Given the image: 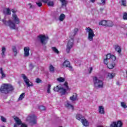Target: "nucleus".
I'll list each match as a JSON object with an SVG mask.
<instances>
[{
  "label": "nucleus",
  "mask_w": 127,
  "mask_h": 127,
  "mask_svg": "<svg viewBox=\"0 0 127 127\" xmlns=\"http://www.w3.org/2000/svg\"><path fill=\"white\" fill-rule=\"evenodd\" d=\"M12 16V19L14 23L12 22L11 20H9L7 21L4 19H3L2 21L6 26H9L10 29H18V28L16 27L15 24H19V23H20L19 18L17 17V15H16L15 13H13Z\"/></svg>",
  "instance_id": "nucleus-1"
},
{
  "label": "nucleus",
  "mask_w": 127,
  "mask_h": 127,
  "mask_svg": "<svg viewBox=\"0 0 127 127\" xmlns=\"http://www.w3.org/2000/svg\"><path fill=\"white\" fill-rule=\"evenodd\" d=\"M79 31V29L75 28L74 29V31L70 33L69 38H70L68 41L66 45V51L67 53H70L71 49L74 46V36L77 34V33Z\"/></svg>",
  "instance_id": "nucleus-2"
},
{
  "label": "nucleus",
  "mask_w": 127,
  "mask_h": 127,
  "mask_svg": "<svg viewBox=\"0 0 127 127\" xmlns=\"http://www.w3.org/2000/svg\"><path fill=\"white\" fill-rule=\"evenodd\" d=\"M14 90L13 86L11 84L4 83L1 85L0 88V92L2 94H5V95H7L10 92H12Z\"/></svg>",
  "instance_id": "nucleus-3"
},
{
  "label": "nucleus",
  "mask_w": 127,
  "mask_h": 127,
  "mask_svg": "<svg viewBox=\"0 0 127 127\" xmlns=\"http://www.w3.org/2000/svg\"><path fill=\"white\" fill-rule=\"evenodd\" d=\"M75 118L76 120H78V121H80L81 124H82L84 127H89V121L86 119L85 117L80 114H78L76 115Z\"/></svg>",
  "instance_id": "nucleus-4"
},
{
  "label": "nucleus",
  "mask_w": 127,
  "mask_h": 127,
  "mask_svg": "<svg viewBox=\"0 0 127 127\" xmlns=\"http://www.w3.org/2000/svg\"><path fill=\"white\" fill-rule=\"evenodd\" d=\"M93 80L94 86L96 88H103V87H104L103 81L99 80L96 76H93Z\"/></svg>",
  "instance_id": "nucleus-5"
},
{
  "label": "nucleus",
  "mask_w": 127,
  "mask_h": 127,
  "mask_svg": "<svg viewBox=\"0 0 127 127\" xmlns=\"http://www.w3.org/2000/svg\"><path fill=\"white\" fill-rule=\"evenodd\" d=\"M85 29L88 33V40L89 41H93L94 40V37L95 36V33H94V30L90 27L86 28Z\"/></svg>",
  "instance_id": "nucleus-6"
},
{
  "label": "nucleus",
  "mask_w": 127,
  "mask_h": 127,
  "mask_svg": "<svg viewBox=\"0 0 127 127\" xmlns=\"http://www.w3.org/2000/svg\"><path fill=\"white\" fill-rule=\"evenodd\" d=\"M21 76L23 78L24 81L27 85V87H32L33 86V84L29 81V79L27 77L25 74H22Z\"/></svg>",
  "instance_id": "nucleus-7"
},
{
  "label": "nucleus",
  "mask_w": 127,
  "mask_h": 127,
  "mask_svg": "<svg viewBox=\"0 0 127 127\" xmlns=\"http://www.w3.org/2000/svg\"><path fill=\"white\" fill-rule=\"evenodd\" d=\"M37 117L36 116L33 115L31 116H29L27 118V121H30V122L33 124V125H36L37 124Z\"/></svg>",
  "instance_id": "nucleus-8"
},
{
  "label": "nucleus",
  "mask_w": 127,
  "mask_h": 127,
  "mask_svg": "<svg viewBox=\"0 0 127 127\" xmlns=\"http://www.w3.org/2000/svg\"><path fill=\"white\" fill-rule=\"evenodd\" d=\"M38 38L40 40V42L42 45H46L47 42H46L45 40L49 39L48 37H46L45 35H40L38 36Z\"/></svg>",
  "instance_id": "nucleus-9"
},
{
  "label": "nucleus",
  "mask_w": 127,
  "mask_h": 127,
  "mask_svg": "<svg viewBox=\"0 0 127 127\" xmlns=\"http://www.w3.org/2000/svg\"><path fill=\"white\" fill-rule=\"evenodd\" d=\"M110 127H123V122L121 121H118L117 123L113 122L111 124Z\"/></svg>",
  "instance_id": "nucleus-10"
},
{
  "label": "nucleus",
  "mask_w": 127,
  "mask_h": 127,
  "mask_svg": "<svg viewBox=\"0 0 127 127\" xmlns=\"http://www.w3.org/2000/svg\"><path fill=\"white\" fill-rule=\"evenodd\" d=\"M30 51V49L29 47H26L24 48V57H28L29 56V51Z\"/></svg>",
  "instance_id": "nucleus-11"
},
{
  "label": "nucleus",
  "mask_w": 127,
  "mask_h": 127,
  "mask_svg": "<svg viewBox=\"0 0 127 127\" xmlns=\"http://www.w3.org/2000/svg\"><path fill=\"white\" fill-rule=\"evenodd\" d=\"M63 66L64 67H66L67 68H69V69H72V67L71 66V64H70V62L68 60H65L64 63L63 64Z\"/></svg>",
  "instance_id": "nucleus-12"
},
{
  "label": "nucleus",
  "mask_w": 127,
  "mask_h": 127,
  "mask_svg": "<svg viewBox=\"0 0 127 127\" xmlns=\"http://www.w3.org/2000/svg\"><path fill=\"white\" fill-rule=\"evenodd\" d=\"M13 118L15 122H16V124L18 126H20V125H22V122H21V120H20V119H19V118H18V117H16L15 116H13Z\"/></svg>",
  "instance_id": "nucleus-13"
},
{
  "label": "nucleus",
  "mask_w": 127,
  "mask_h": 127,
  "mask_svg": "<svg viewBox=\"0 0 127 127\" xmlns=\"http://www.w3.org/2000/svg\"><path fill=\"white\" fill-rule=\"evenodd\" d=\"M114 48L119 54H121L122 52V48L119 45V44H116L114 46Z\"/></svg>",
  "instance_id": "nucleus-14"
},
{
  "label": "nucleus",
  "mask_w": 127,
  "mask_h": 127,
  "mask_svg": "<svg viewBox=\"0 0 127 127\" xmlns=\"http://www.w3.org/2000/svg\"><path fill=\"white\" fill-rule=\"evenodd\" d=\"M78 99V95L77 93H73L72 95V96L70 97L69 100L70 101H72V102H74V101H76Z\"/></svg>",
  "instance_id": "nucleus-15"
},
{
  "label": "nucleus",
  "mask_w": 127,
  "mask_h": 127,
  "mask_svg": "<svg viewBox=\"0 0 127 127\" xmlns=\"http://www.w3.org/2000/svg\"><path fill=\"white\" fill-rule=\"evenodd\" d=\"M114 22L111 20H106V27H113Z\"/></svg>",
  "instance_id": "nucleus-16"
},
{
  "label": "nucleus",
  "mask_w": 127,
  "mask_h": 127,
  "mask_svg": "<svg viewBox=\"0 0 127 127\" xmlns=\"http://www.w3.org/2000/svg\"><path fill=\"white\" fill-rule=\"evenodd\" d=\"M98 112L99 114L101 115H105V108L102 106H100L99 107Z\"/></svg>",
  "instance_id": "nucleus-17"
},
{
  "label": "nucleus",
  "mask_w": 127,
  "mask_h": 127,
  "mask_svg": "<svg viewBox=\"0 0 127 127\" xmlns=\"http://www.w3.org/2000/svg\"><path fill=\"white\" fill-rule=\"evenodd\" d=\"M67 89H65L64 87H61V89L60 90V93L63 96V95H65L66 92H67Z\"/></svg>",
  "instance_id": "nucleus-18"
},
{
  "label": "nucleus",
  "mask_w": 127,
  "mask_h": 127,
  "mask_svg": "<svg viewBox=\"0 0 127 127\" xmlns=\"http://www.w3.org/2000/svg\"><path fill=\"white\" fill-rule=\"evenodd\" d=\"M3 13L4 14H6L7 15H10L11 12H10V9L9 8H6L3 10Z\"/></svg>",
  "instance_id": "nucleus-19"
},
{
  "label": "nucleus",
  "mask_w": 127,
  "mask_h": 127,
  "mask_svg": "<svg viewBox=\"0 0 127 127\" xmlns=\"http://www.w3.org/2000/svg\"><path fill=\"white\" fill-rule=\"evenodd\" d=\"M66 104H65L66 108L68 109H72V110H74V106L70 104V102L68 101L66 102Z\"/></svg>",
  "instance_id": "nucleus-20"
},
{
  "label": "nucleus",
  "mask_w": 127,
  "mask_h": 127,
  "mask_svg": "<svg viewBox=\"0 0 127 127\" xmlns=\"http://www.w3.org/2000/svg\"><path fill=\"white\" fill-rule=\"evenodd\" d=\"M0 73L1 75V79H3V78H5V74L3 72V70L2 69V67L0 68Z\"/></svg>",
  "instance_id": "nucleus-21"
},
{
  "label": "nucleus",
  "mask_w": 127,
  "mask_h": 127,
  "mask_svg": "<svg viewBox=\"0 0 127 127\" xmlns=\"http://www.w3.org/2000/svg\"><path fill=\"white\" fill-rule=\"evenodd\" d=\"M12 50L14 53V56L16 57L17 55V50H16V47H15V46H13L12 47Z\"/></svg>",
  "instance_id": "nucleus-22"
},
{
  "label": "nucleus",
  "mask_w": 127,
  "mask_h": 127,
  "mask_svg": "<svg viewBox=\"0 0 127 127\" xmlns=\"http://www.w3.org/2000/svg\"><path fill=\"white\" fill-rule=\"evenodd\" d=\"M99 25H102V26H105L106 27H107V20H104L101 21L99 22Z\"/></svg>",
  "instance_id": "nucleus-23"
},
{
  "label": "nucleus",
  "mask_w": 127,
  "mask_h": 127,
  "mask_svg": "<svg viewBox=\"0 0 127 127\" xmlns=\"http://www.w3.org/2000/svg\"><path fill=\"white\" fill-rule=\"evenodd\" d=\"M107 67L108 69H113L115 67V63L109 64H107Z\"/></svg>",
  "instance_id": "nucleus-24"
},
{
  "label": "nucleus",
  "mask_w": 127,
  "mask_h": 127,
  "mask_svg": "<svg viewBox=\"0 0 127 127\" xmlns=\"http://www.w3.org/2000/svg\"><path fill=\"white\" fill-rule=\"evenodd\" d=\"M6 49H5V47H2V49H1V55L2 56V57H4L5 56V55H4V52H5Z\"/></svg>",
  "instance_id": "nucleus-25"
},
{
  "label": "nucleus",
  "mask_w": 127,
  "mask_h": 127,
  "mask_svg": "<svg viewBox=\"0 0 127 127\" xmlns=\"http://www.w3.org/2000/svg\"><path fill=\"white\" fill-rule=\"evenodd\" d=\"M64 19H65V14L62 13L60 15L59 17V20H60V21H63Z\"/></svg>",
  "instance_id": "nucleus-26"
},
{
  "label": "nucleus",
  "mask_w": 127,
  "mask_h": 127,
  "mask_svg": "<svg viewBox=\"0 0 127 127\" xmlns=\"http://www.w3.org/2000/svg\"><path fill=\"white\" fill-rule=\"evenodd\" d=\"M63 6H66L67 5V1L66 0H60Z\"/></svg>",
  "instance_id": "nucleus-27"
},
{
  "label": "nucleus",
  "mask_w": 127,
  "mask_h": 127,
  "mask_svg": "<svg viewBox=\"0 0 127 127\" xmlns=\"http://www.w3.org/2000/svg\"><path fill=\"white\" fill-rule=\"evenodd\" d=\"M49 70L50 72H54L55 71V67H54V66H53V65L52 64H50L49 66Z\"/></svg>",
  "instance_id": "nucleus-28"
},
{
  "label": "nucleus",
  "mask_w": 127,
  "mask_h": 127,
  "mask_svg": "<svg viewBox=\"0 0 127 127\" xmlns=\"http://www.w3.org/2000/svg\"><path fill=\"white\" fill-rule=\"evenodd\" d=\"M52 49L53 51H54V52H55V53H56L57 54H59V51H58V49H57V48H56V47H53L52 48Z\"/></svg>",
  "instance_id": "nucleus-29"
},
{
  "label": "nucleus",
  "mask_w": 127,
  "mask_h": 127,
  "mask_svg": "<svg viewBox=\"0 0 127 127\" xmlns=\"http://www.w3.org/2000/svg\"><path fill=\"white\" fill-rule=\"evenodd\" d=\"M116 76V74L115 73H108V77L109 78V79H113L114 77Z\"/></svg>",
  "instance_id": "nucleus-30"
},
{
  "label": "nucleus",
  "mask_w": 127,
  "mask_h": 127,
  "mask_svg": "<svg viewBox=\"0 0 127 127\" xmlns=\"http://www.w3.org/2000/svg\"><path fill=\"white\" fill-rule=\"evenodd\" d=\"M24 96H25V93H22L19 96L18 100L21 101V100L24 98Z\"/></svg>",
  "instance_id": "nucleus-31"
},
{
  "label": "nucleus",
  "mask_w": 127,
  "mask_h": 127,
  "mask_svg": "<svg viewBox=\"0 0 127 127\" xmlns=\"http://www.w3.org/2000/svg\"><path fill=\"white\" fill-rule=\"evenodd\" d=\"M57 81H58L59 82H63L65 81V78L62 77H60L57 79Z\"/></svg>",
  "instance_id": "nucleus-32"
},
{
  "label": "nucleus",
  "mask_w": 127,
  "mask_h": 127,
  "mask_svg": "<svg viewBox=\"0 0 127 127\" xmlns=\"http://www.w3.org/2000/svg\"><path fill=\"white\" fill-rule=\"evenodd\" d=\"M61 87H59V86H57L54 88V91L55 92H60Z\"/></svg>",
  "instance_id": "nucleus-33"
},
{
  "label": "nucleus",
  "mask_w": 127,
  "mask_h": 127,
  "mask_svg": "<svg viewBox=\"0 0 127 127\" xmlns=\"http://www.w3.org/2000/svg\"><path fill=\"white\" fill-rule=\"evenodd\" d=\"M47 4L49 6H54V2H53V1H50L48 2Z\"/></svg>",
  "instance_id": "nucleus-34"
},
{
  "label": "nucleus",
  "mask_w": 127,
  "mask_h": 127,
  "mask_svg": "<svg viewBox=\"0 0 127 127\" xmlns=\"http://www.w3.org/2000/svg\"><path fill=\"white\" fill-rule=\"evenodd\" d=\"M121 107H122V108H124V109H127V104H126V103L122 102L121 103Z\"/></svg>",
  "instance_id": "nucleus-35"
},
{
  "label": "nucleus",
  "mask_w": 127,
  "mask_h": 127,
  "mask_svg": "<svg viewBox=\"0 0 127 127\" xmlns=\"http://www.w3.org/2000/svg\"><path fill=\"white\" fill-rule=\"evenodd\" d=\"M39 109L41 111H45L46 110V108H45V106L42 105L39 106Z\"/></svg>",
  "instance_id": "nucleus-36"
},
{
  "label": "nucleus",
  "mask_w": 127,
  "mask_h": 127,
  "mask_svg": "<svg viewBox=\"0 0 127 127\" xmlns=\"http://www.w3.org/2000/svg\"><path fill=\"white\" fill-rule=\"evenodd\" d=\"M116 59H117V58H116V56H115V55H111L110 61H112V62H113V61H116Z\"/></svg>",
  "instance_id": "nucleus-37"
},
{
  "label": "nucleus",
  "mask_w": 127,
  "mask_h": 127,
  "mask_svg": "<svg viewBox=\"0 0 127 127\" xmlns=\"http://www.w3.org/2000/svg\"><path fill=\"white\" fill-rule=\"evenodd\" d=\"M123 18L124 20H127V12H125L124 13Z\"/></svg>",
  "instance_id": "nucleus-38"
},
{
  "label": "nucleus",
  "mask_w": 127,
  "mask_h": 127,
  "mask_svg": "<svg viewBox=\"0 0 127 127\" xmlns=\"http://www.w3.org/2000/svg\"><path fill=\"white\" fill-rule=\"evenodd\" d=\"M112 57V55L111 54H108L106 55V59L109 60V61H111V58Z\"/></svg>",
  "instance_id": "nucleus-39"
},
{
  "label": "nucleus",
  "mask_w": 127,
  "mask_h": 127,
  "mask_svg": "<svg viewBox=\"0 0 127 127\" xmlns=\"http://www.w3.org/2000/svg\"><path fill=\"white\" fill-rule=\"evenodd\" d=\"M122 5H123L124 6H127V0H122Z\"/></svg>",
  "instance_id": "nucleus-40"
},
{
  "label": "nucleus",
  "mask_w": 127,
  "mask_h": 127,
  "mask_svg": "<svg viewBox=\"0 0 127 127\" xmlns=\"http://www.w3.org/2000/svg\"><path fill=\"white\" fill-rule=\"evenodd\" d=\"M0 119L1 122H3V123H6V119H5L3 116H0Z\"/></svg>",
  "instance_id": "nucleus-41"
},
{
  "label": "nucleus",
  "mask_w": 127,
  "mask_h": 127,
  "mask_svg": "<svg viewBox=\"0 0 127 127\" xmlns=\"http://www.w3.org/2000/svg\"><path fill=\"white\" fill-rule=\"evenodd\" d=\"M109 62H110V60H108V59H105L104 60V63L106 65H108V63H109Z\"/></svg>",
  "instance_id": "nucleus-42"
},
{
  "label": "nucleus",
  "mask_w": 127,
  "mask_h": 127,
  "mask_svg": "<svg viewBox=\"0 0 127 127\" xmlns=\"http://www.w3.org/2000/svg\"><path fill=\"white\" fill-rule=\"evenodd\" d=\"M36 3L39 7H41V6H42V3L41 2H36Z\"/></svg>",
  "instance_id": "nucleus-43"
},
{
  "label": "nucleus",
  "mask_w": 127,
  "mask_h": 127,
  "mask_svg": "<svg viewBox=\"0 0 127 127\" xmlns=\"http://www.w3.org/2000/svg\"><path fill=\"white\" fill-rule=\"evenodd\" d=\"M42 82V80L40 79L39 78H38L36 79V82L37 83V84H39V83H41Z\"/></svg>",
  "instance_id": "nucleus-44"
},
{
  "label": "nucleus",
  "mask_w": 127,
  "mask_h": 127,
  "mask_svg": "<svg viewBox=\"0 0 127 127\" xmlns=\"http://www.w3.org/2000/svg\"><path fill=\"white\" fill-rule=\"evenodd\" d=\"M64 85V86H65L66 90H69V86H68V82H65Z\"/></svg>",
  "instance_id": "nucleus-45"
},
{
  "label": "nucleus",
  "mask_w": 127,
  "mask_h": 127,
  "mask_svg": "<svg viewBox=\"0 0 127 127\" xmlns=\"http://www.w3.org/2000/svg\"><path fill=\"white\" fill-rule=\"evenodd\" d=\"M28 5H30L29 8H34L35 7L34 5H32V4H31V3H29L28 4Z\"/></svg>",
  "instance_id": "nucleus-46"
},
{
  "label": "nucleus",
  "mask_w": 127,
  "mask_h": 127,
  "mask_svg": "<svg viewBox=\"0 0 127 127\" xmlns=\"http://www.w3.org/2000/svg\"><path fill=\"white\" fill-rule=\"evenodd\" d=\"M29 68H30V69H33V68H34V66L33 65V64H32V63H31L29 65Z\"/></svg>",
  "instance_id": "nucleus-47"
},
{
  "label": "nucleus",
  "mask_w": 127,
  "mask_h": 127,
  "mask_svg": "<svg viewBox=\"0 0 127 127\" xmlns=\"http://www.w3.org/2000/svg\"><path fill=\"white\" fill-rule=\"evenodd\" d=\"M41 1L44 3H48V0H41Z\"/></svg>",
  "instance_id": "nucleus-48"
},
{
  "label": "nucleus",
  "mask_w": 127,
  "mask_h": 127,
  "mask_svg": "<svg viewBox=\"0 0 127 127\" xmlns=\"http://www.w3.org/2000/svg\"><path fill=\"white\" fill-rule=\"evenodd\" d=\"M102 3L106 4V0H101Z\"/></svg>",
  "instance_id": "nucleus-49"
},
{
  "label": "nucleus",
  "mask_w": 127,
  "mask_h": 127,
  "mask_svg": "<svg viewBox=\"0 0 127 127\" xmlns=\"http://www.w3.org/2000/svg\"><path fill=\"white\" fill-rule=\"evenodd\" d=\"M92 71H93V67H90L89 74H91V73H92Z\"/></svg>",
  "instance_id": "nucleus-50"
},
{
  "label": "nucleus",
  "mask_w": 127,
  "mask_h": 127,
  "mask_svg": "<svg viewBox=\"0 0 127 127\" xmlns=\"http://www.w3.org/2000/svg\"><path fill=\"white\" fill-rule=\"evenodd\" d=\"M47 93H48V94H51V91H50V89L48 88Z\"/></svg>",
  "instance_id": "nucleus-51"
},
{
  "label": "nucleus",
  "mask_w": 127,
  "mask_h": 127,
  "mask_svg": "<svg viewBox=\"0 0 127 127\" xmlns=\"http://www.w3.org/2000/svg\"><path fill=\"white\" fill-rule=\"evenodd\" d=\"M11 11H12V12H13V13H15V12H16V11L14 10V9H12Z\"/></svg>",
  "instance_id": "nucleus-52"
},
{
  "label": "nucleus",
  "mask_w": 127,
  "mask_h": 127,
  "mask_svg": "<svg viewBox=\"0 0 127 127\" xmlns=\"http://www.w3.org/2000/svg\"><path fill=\"white\" fill-rule=\"evenodd\" d=\"M51 84H49L48 87V89H51Z\"/></svg>",
  "instance_id": "nucleus-53"
},
{
  "label": "nucleus",
  "mask_w": 127,
  "mask_h": 127,
  "mask_svg": "<svg viewBox=\"0 0 127 127\" xmlns=\"http://www.w3.org/2000/svg\"><path fill=\"white\" fill-rule=\"evenodd\" d=\"M90 1L91 2H95V1H96V0H90Z\"/></svg>",
  "instance_id": "nucleus-54"
},
{
  "label": "nucleus",
  "mask_w": 127,
  "mask_h": 127,
  "mask_svg": "<svg viewBox=\"0 0 127 127\" xmlns=\"http://www.w3.org/2000/svg\"><path fill=\"white\" fill-rule=\"evenodd\" d=\"M14 127H18L16 124L14 125Z\"/></svg>",
  "instance_id": "nucleus-55"
},
{
  "label": "nucleus",
  "mask_w": 127,
  "mask_h": 127,
  "mask_svg": "<svg viewBox=\"0 0 127 127\" xmlns=\"http://www.w3.org/2000/svg\"><path fill=\"white\" fill-rule=\"evenodd\" d=\"M100 10L101 11H103V10H104V8H101Z\"/></svg>",
  "instance_id": "nucleus-56"
},
{
  "label": "nucleus",
  "mask_w": 127,
  "mask_h": 127,
  "mask_svg": "<svg viewBox=\"0 0 127 127\" xmlns=\"http://www.w3.org/2000/svg\"><path fill=\"white\" fill-rule=\"evenodd\" d=\"M1 127H4V126H1Z\"/></svg>",
  "instance_id": "nucleus-57"
}]
</instances>
